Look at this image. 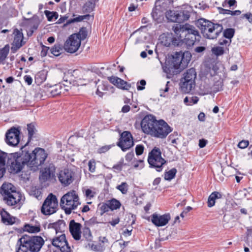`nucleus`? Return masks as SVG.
Here are the masks:
<instances>
[{
	"mask_svg": "<svg viewBox=\"0 0 252 252\" xmlns=\"http://www.w3.org/2000/svg\"><path fill=\"white\" fill-rule=\"evenodd\" d=\"M141 125L145 133L161 139L165 138L172 130L165 121L162 120L157 121L151 115L146 116L142 120Z\"/></svg>",
	"mask_w": 252,
	"mask_h": 252,
	"instance_id": "1",
	"label": "nucleus"
},
{
	"mask_svg": "<svg viewBox=\"0 0 252 252\" xmlns=\"http://www.w3.org/2000/svg\"><path fill=\"white\" fill-rule=\"evenodd\" d=\"M175 38L184 42L187 45L191 46L196 40H199L200 35L198 31L193 26L188 24H176L172 27Z\"/></svg>",
	"mask_w": 252,
	"mask_h": 252,
	"instance_id": "2",
	"label": "nucleus"
},
{
	"mask_svg": "<svg viewBox=\"0 0 252 252\" xmlns=\"http://www.w3.org/2000/svg\"><path fill=\"white\" fill-rule=\"evenodd\" d=\"M44 244L43 239L39 236H23L17 243L16 252H38Z\"/></svg>",
	"mask_w": 252,
	"mask_h": 252,
	"instance_id": "3",
	"label": "nucleus"
},
{
	"mask_svg": "<svg viewBox=\"0 0 252 252\" xmlns=\"http://www.w3.org/2000/svg\"><path fill=\"white\" fill-rule=\"evenodd\" d=\"M196 25L200 29L203 36L210 39L217 38L223 30L221 25L213 23L204 19H199Z\"/></svg>",
	"mask_w": 252,
	"mask_h": 252,
	"instance_id": "4",
	"label": "nucleus"
},
{
	"mask_svg": "<svg viewBox=\"0 0 252 252\" xmlns=\"http://www.w3.org/2000/svg\"><path fill=\"white\" fill-rule=\"evenodd\" d=\"M0 193L3 200L9 206L15 205L20 202L21 193L17 191L16 188L11 183H4L0 188Z\"/></svg>",
	"mask_w": 252,
	"mask_h": 252,
	"instance_id": "5",
	"label": "nucleus"
},
{
	"mask_svg": "<svg viewBox=\"0 0 252 252\" xmlns=\"http://www.w3.org/2000/svg\"><path fill=\"white\" fill-rule=\"evenodd\" d=\"M24 153L28 160V167L34 171L44 163L47 157V154L45 150L40 148H35L31 153L24 151Z\"/></svg>",
	"mask_w": 252,
	"mask_h": 252,
	"instance_id": "6",
	"label": "nucleus"
},
{
	"mask_svg": "<svg viewBox=\"0 0 252 252\" xmlns=\"http://www.w3.org/2000/svg\"><path fill=\"white\" fill-rule=\"evenodd\" d=\"M80 204L79 196L75 190H71L63 195L61 199L60 205L66 214H70L73 210Z\"/></svg>",
	"mask_w": 252,
	"mask_h": 252,
	"instance_id": "7",
	"label": "nucleus"
},
{
	"mask_svg": "<svg viewBox=\"0 0 252 252\" xmlns=\"http://www.w3.org/2000/svg\"><path fill=\"white\" fill-rule=\"evenodd\" d=\"M7 164L10 166L11 173H13L20 172L25 165L28 166L24 151H22L21 155L17 153L8 155Z\"/></svg>",
	"mask_w": 252,
	"mask_h": 252,
	"instance_id": "8",
	"label": "nucleus"
},
{
	"mask_svg": "<svg viewBox=\"0 0 252 252\" xmlns=\"http://www.w3.org/2000/svg\"><path fill=\"white\" fill-rule=\"evenodd\" d=\"M196 78V72L193 68L184 72L180 82L181 91L184 93H189L195 87Z\"/></svg>",
	"mask_w": 252,
	"mask_h": 252,
	"instance_id": "9",
	"label": "nucleus"
},
{
	"mask_svg": "<svg viewBox=\"0 0 252 252\" xmlns=\"http://www.w3.org/2000/svg\"><path fill=\"white\" fill-rule=\"evenodd\" d=\"M148 161L151 167L156 168L158 172L162 170V165L166 163V160L161 157L160 150L156 147L149 153Z\"/></svg>",
	"mask_w": 252,
	"mask_h": 252,
	"instance_id": "10",
	"label": "nucleus"
},
{
	"mask_svg": "<svg viewBox=\"0 0 252 252\" xmlns=\"http://www.w3.org/2000/svg\"><path fill=\"white\" fill-rule=\"evenodd\" d=\"M58 206L56 196L52 193L48 195L42 206L41 212L45 215H50L55 213Z\"/></svg>",
	"mask_w": 252,
	"mask_h": 252,
	"instance_id": "11",
	"label": "nucleus"
},
{
	"mask_svg": "<svg viewBox=\"0 0 252 252\" xmlns=\"http://www.w3.org/2000/svg\"><path fill=\"white\" fill-rule=\"evenodd\" d=\"M166 17L171 22L181 23L188 20L189 15L187 11L169 10L166 13Z\"/></svg>",
	"mask_w": 252,
	"mask_h": 252,
	"instance_id": "12",
	"label": "nucleus"
},
{
	"mask_svg": "<svg viewBox=\"0 0 252 252\" xmlns=\"http://www.w3.org/2000/svg\"><path fill=\"white\" fill-rule=\"evenodd\" d=\"M80 45L81 42L77 35L72 34L66 39L63 47L66 52L74 53L78 50Z\"/></svg>",
	"mask_w": 252,
	"mask_h": 252,
	"instance_id": "13",
	"label": "nucleus"
},
{
	"mask_svg": "<svg viewBox=\"0 0 252 252\" xmlns=\"http://www.w3.org/2000/svg\"><path fill=\"white\" fill-rule=\"evenodd\" d=\"M133 144V137L130 132L125 131L121 134V138L117 145L123 151H125L132 147Z\"/></svg>",
	"mask_w": 252,
	"mask_h": 252,
	"instance_id": "14",
	"label": "nucleus"
},
{
	"mask_svg": "<svg viewBox=\"0 0 252 252\" xmlns=\"http://www.w3.org/2000/svg\"><path fill=\"white\" fill-rule=\"evenodd\" d=\"M74 176V172L68 169L61 170L58 174L59 180L64 187L68 186L73 182Z\"/></svg>",
	"mask_w": 252,
	"mask_h": 252,
	"instance_id": "15",
	"label": "nucleus"
},
{
	"mask_svg": "<svg viewBox=\"0 0 252 252\" xmlns=\"http://www.w3.org/2000/svg\"><path fill=\"white\" fill-rule=\"evenodd\" d=\"M52 244L54 247L59 248L61 252H71V251L64 234H62L59 236L53 239Z\"/></svg>",
	"mask_w": 252,
	"mask_h": 252,
	"instance_id": "16",
	"label": "nucleus"
},
{
	"mask_svg": "<svg viewBox=\"0 0 252 252\" xmlns=\"http://www.w3.org/2000/svg\"><path fill=\"white\" fill-rule=\"evenodd\" d=\"M19 130L15 127L11 128L6 134V142L10 146H15L19 142Z\"/></svg>",
	"mask_w": 252,
	"mask_h": 252,
	"instance_id": "17",
	"label": "nucleus"
},
{
	"mask_svg": "<svg viewBox=\"0 0 252 252\" xmlns=\"http://www.w3.org/2000/svg\"><path fill=\"white\" fill-rule=\"evenodd\" d=\"M13 35V40L12 43L11 51L15 53L24 44L23 42L24 36L22 32L17 29L14 30Z\"/></svg>",
	"mask_w": 252,
	"mask_h": 252,
	"instance_id": "18",
	"label": "nucleus"
},
{
	"mask_svg": "<svg viewBox=\"0 0 252 252\" xmlns=\"http://www.w3.org/2000/svg\"><path fill=\"white\" fill-rule=\"evenodd\" d=\"M56 168L54 165L50 164L41 171L39 180L43 183L53 179L55 177Z\"/></svg>",
	"mask_w": 252,
	"mask_h": 252,
	"instance_id": "19",
	"label": "nucleus"
},
{
	"mask_svg": "<svg viewBox=\"0 0 252 252\" xmlns=\"http://www.w3.org/2000/svg\"><path fill=\"white\" fill-rule=\"evenodd\" d=\"M170 219V215L169 213L162 215L154 213L151 216V221L156 226H163L168 223Z\"/></svg>",
	"mask_w": 252,
	"mask_h": 252,
	"instance_id": "20",
	"label": "nucleus"
},
{
	"mask_svg": "<svg viewBox=\"0 0 252 252\" xmlns=\"http://www.w3.org/2000/svg\"><path fill=\"white\" fill-rule=\"evenodd\" d=\"M81 227L80 223L76 222L74 220L70 221L69 231L75 240H79L81 239Z\"/></svg>",
	"mask_w": 252,
	"mask_h": 252,
	"instance_id": "21",
	"label": "nucleus"
},
{
	"mask_svg": "<svg viewBox=\"0 0 252 252\" xmlns=\"http://www.w3.org/2000/svg\"><path fill=\"white\" fill-rule=\"evenodd\" d=\"M25 24L26 31L28 36H32L34 31L36 30L39 25V20L37 18L33 17L32 19H26Z\"/></svg>",
	"mask_w": 252,
	"mask_h": 252,
	"instance_id": "22",
	"label": "nucleus"
},
{
	"mask_svg": "<svg viewBox=\"0 0 252 252\" xmlns=\"http://www.w3.org/2000/svg\"><path fill=\"white\" fill-rule=\"evenodd\" d=\"M163 1V0H159L156 2L155 7L152 13V16L153 19L155 20H158L159 19L158 17H160L161 15L160 12L162 11L163 9H161L160 7L158 8V7L160 6L161 4L162 5L165 4V2Z\"/></svg>",
	"mask_w": 252,
	"mask_h": 252,
	"instance_id": "23",
	"label": "nucleus"
},
{
	"mask_svg": "<svg viewBox=\"0 0 252 252\" xmlns=\"http://www.w3.org/2000/svg\"><path fill=\"white\" fill-rule=\"evenodd\" d=\"M0 216L2 222L6 224H12L16 222V218L11 216L9 213L5 211H2Z\"/></svg>",
	"mask_w": 252,
	"mask_h": 252,
	"instance_id": "24",
	"label": "nucleus"
},
{
	"mask_svg": "<svg viewBox=\"0 0 252 252\" xmlns=\"http://www.w3.org/2000/svg\"><path fill=\"white\" fill-rule=\"evenodd\" d=\"M8 157V155L6 153L0 152V177H2L5 172V164Z\"/></svg>",
	"mask_w": 252,
	"mask_h": 252,
	"instance_id": "25",
	"label": "nucleus"
},
{
	"mask_svg": "<svg viewBox=\"0 0 252 252\" xmlns=\"http://www.w3.org/2000/svg\"><path fill=\"white\" fill-rule=\"evenodd\" d=\"M72 76H75L76 84L78 86H83L87 84V81L83 78V76L82 73L78 70H74L73 71Z\"/></svg>",
	"mask_w": 252,
	"mask_h": 252,
	"instance_id": "26",
	"label": "nucleus"
},
{
	"mask_svg": "<svg viewBox=\"0 0 252 252\" xmlns=\"http://www.w3.org/2000/svg\"><path fill=\"white\" fill-rule=\"evenodd\" d=\"M145 37L143 32H135L131 35L130 38L132 40L134 44H137L143 42Z\"/></svg>",
	"mask_w": 252,
	"mask_h": 252,
	"instance_id": "27",
	"label": "nucleus"
},
{
	"mask_svg": "<svg viewBox=\"0 0 252 252\" xmlns=\"http://www.w3.org/2000/svg\"><path fill=\"white\" fill-rule=\"evenodd\" d=\"M61 84H56L51 86L48 89L47 92H49L51 96H55L61 94Z\"/></svg>",
	"mask_w": 252,
	"mask_h": 252,
	"instance_id": "28",
	"label": "nucleus"
},
{
	"mask_svg": "<svg viewBox=\"0 0 252 252\" xmlns=\"http://www.w3.org/2000/svg\"><path fill=\"white\" fill-rule=\"evenodd\" d=\"M221 196V195L218 192H214L211 194V195L209 196L208 199V206L209 207H213L215 204V200L217 198H220Z\"/></svg>",
	"mask_w": 252,
	"mask_h": 252,
	"instance_id": "29",
	"label": "nucleus"
},
{
	"mask_svg": "<svg viewBox=\"0 0 252 252\" xmlns=\"http://www.w3.org/2000/svg\"><path fill=\"white\" fill-rule=\"evenodd\" d=\"M110 87H111L106 83L102 82L98 85L96 94L99 96L102 97L104 94L103 92L108 91Z\"/></svg>",
	"mask_w": 252,
	"mask_h": 252,
	"instance_id": "30",
	"label": "nucleus"
},
{
	"mask_svg": "<svg viewBox=\"0 0 252 252\" xmlns=\"http://www.w3.org/2000/svg\"><path fill=\"white\" fill-rule=\"evenodd\" d=\"M94 5L95 3L93 0H89L83 6V12L84 13H90L93 11Z\"/></svg>",
	"mask_w": 252,
	"mask_h": 252,
	"instance_id": "31",
	"label": "nucleus"
},
{
	"mask_svg": "<svg viewBox=\"0 0 252 252\" xmlns=\"http://www.w3.org/2000/svg\"><path fill=\"white\" fill-rule=\"evenodd\" d=\"M105 205L111 210H114L119 208L121 206V203L118 200L113 199L107 201Z\"/></svg>",
	"mask_w": 252,
	"mask_h": 252,
	"instance_id": "32",
	"label": "nucleus"
},
{
	"mask_svg": "<svg viewBox=\"0 0 252 252\" xmlns=\"http://www.w3.org/2000/svg\"><path fill=\"white\" fill-rule=\"evenodd\" d=\"M24 230L29 233H37L40 231V227L39 225L26 224L24 227Z\"/></svg>",
	"mask_w": 252,
	"mask_h": 252,
	"instance_id": "33",
	"label": "nucleus"
},
{
	"mask_svg": "<svg viewBox=\"0 0 252 252\" xmlns=\"http://www.w3.org/2000/svg\"><path fill=\"white\" fill-rule=\"evenodd\" d=\"M9 52V46L8 45H5L3 48L0 49V62L5 60Z\"/></svg>",
	"mask_w": 252,
	"mask_h": 252,
	"instance_id": "34",
	"label": "nucleus"
},
{
	"mask_svg": "<svg viewBox=\"0 0 252 252\" xmlns=\"http://www.w3.org/2000/svg\"><path fill=\"white\" fill-rule=\"evenodd\" d=\"M44 13L49 21H55L58 18V14L57 12L45 10Z\"/></svg>",
	"mask_w": 252,
	"mask_h": 252,
	"instance_id": "35",
	"label": "nucleus"
},
{
	"mask_svg": "<svg viewBox=\"0 0 252 252\" xmlns=\"http://www.w3.org/2000/svg\"><path fill=\"white\" fill-rule=\"evenodd\" d=\"M83 236L85 240L88 242L92 241V235L90 229L88 227H85L83 230Z\"/></svg>",
	"mask_w": 252,
	"mask_h": 252,
	"instance_id": "36",
	"label": "nucleus"
},
{
	"mask_svg": "<svg viewBox=\"0 0 252 252\" xmlns=\"http://www.w3.org/2000/svg\"><path fill=\"white\" fill-rule=\"evenodd\" d=\"M51 53L55 56H59L63 51V48L60 44H55L54 46L51 49Z\"/></svg>",
	"mask_w": 252,
	"mask_h": 252,
	"instance_id": "37",
	"label": "nucleus"
},
{
	"mask_svg": "<svg viewBox=\"0 0 252 252\" xmlns=\"http://www.w3.org/2000/svg\"><path fill=\"white\" fill-rule=\"evenodd\" d=\"M177 173L176 168H172L168 172H166L164 174V179L166 180L170 181L173 179Z\"/></svg>",
	"mask_w": 252,
	"mask_h": 252,
	"instance_id": "38",
	"label": "nucleus"
},
{
	"mask_svg": "<svg viewBox=\"0 0 252 252\" xmlns=\"http://www.w3.org/2000/svg\"><path fill=\"white\" fill-rule=\"evenodd\" d=\"M27 129L28 130V142L32 139L33 135L35 133L36 130L34 126L32 124H29L27 126Z\"/></svg>",
	"mask_w": 252,
	"mask_h": 252,
	"instance_id": "39",
	"label": "nucleus"
},
{
	"mask_svg": "<svg viewBox=\"0 0 252 252\" xmlns=\"http://www.w3.org/2000/svg\"><path fill=\"white\" fill-rule=\"evenodd\" d=\"M235 33V30L232 28L226 29L223 31V35L224 37L228 39H231L233 37Z\"/></svg>",
	"mask_w": 252,
	"mask_h": 252,
	"instance_id": "40",
	"label": "nucleus"
},
{
	"mask_svg": "<svg viewBox=\"0 0 252 252\" xmlns=\"http://www.w3.org/2000/svg\"><path fill=\"white\" fill-rule=\"evenodd\" d=\"M117 87L123 90H128L131 87V85L127 83V82L124 80L120 78Z\"/></svg>",
	"mask_w": 252,
	"mask_h": 252,
	"instance_id": "41",
	"label": "nucleus"
},
{
	"mask_svg": "<svg viewBox=\"0 0 252 252\" xmlns=\"http://www.w3.org/2000/svg\"><path fill=\"white\" fill-rule=\"evenodd\" d=\"M74 34L77 35L80 39V41L81 42V40H84L87 37V32L85 28H82L78 33H74Z\"/></svg>",
	"mask_w": 252,
	"mask_h": 252,
	"instance_id": "42",
	"label": "nucleus"
},
{
	"mask_svg": "<svg viewBox=\"0 0 252 252\" xmlns=\"http://www.w3.org/2000/svg\"><path fill=\"white\" fill-rule=\"evenodd\" d=\"M128 186L126 182H123L121 185L116 187V189L120 190L123 194H126L128 190Z\"/></svg>",
	"mask_w": 252,
	"mask_h": 252,
	"instance_id": "43",
	"label": "nucleus"
},
{
	"mask_svg": "<svg viewBox=\"0 0 252 252\" xmlns=\"http://www.w3.org/2000/svg\"><path fill=\"white\" fill-rule=\"evenodd\" d=\"M212 52L216 56L221 55L224 53V48L220 46L214 47L212 49Z\"/></svg>",
	"mask_w": 252,
	"mask_h": 252,
	"instance_id": "44",
	"label": "nucleus"
},
{
	"mask_svg": "<svg viewBox=\"0 0 252 252\" xmlns=\"http://www.w3.org/2000/svg\"><path fill=\"white\" fill-rule=\"evenodd\" d=\"M90 15H83V16H78L76 18H73V19H70V20H69L68 21H67V23L68 24H70V23H74V22H80L82 20H83L84 19H86L88 17H90Z\"/></svg>",
	"mask_w": 252,
	"mask_h": 252,
	"instance_id": "45",
	"label": "nucleus"
},
{
	"mask_svg": "<svg viewBox=\"0 0 252 252\" xmlns=\"http://www.w3.org/2000/svg\"><path fill=\"white\" fill-rule=\"evenodd\" d=\"M169 81L167 82L166 85L160 89V95L161 96L165 97L166 96V93L169 90L168 84L169 83Z\"/></svg>",
	"mask_w": 252,
	"mask_h": 252,
	"instance_id": "46",
	"label": "nucleus"
},
{
	"mask_svg": "<svg viewBox=\"0 0 252 252\" xmlns=\"http://www.w3.org/2000/svg\"><path fill=\"white\" fill-rule=\"evenodd\" d=\"M120 78L116 76H111L108 77V80L117 87L118 85Z\"/></svg>",
	"mask_w": 252,
	"mask_h": 252,
	"instance_id": "47",
	"label": "nucleus"
},
{
	"mask_svg": "<svg viewBox=\"0 0 252 252\" xmlns=\"http://www.w3.org/2000/svg\"><path fill=\"white\" fill-rule=\"evenodd\" d=\"M146 84L145 80H141L137 83V89L139 91L143 90L145 89V86Z\"/></svg>",
	"mask_w": 252,
	"mask_h": 252,
	"instance_id": "48",
	"label": "nucleus"
},
{
	"mask_svg": "<svg viewBox=\"0 0 252 252\" xmlns=\"http://www.w3.org/2000/svg\"><path fill=\"white\" fill-rule=\"evenodd\" d=\"M144 147L142 145H137L135 148L136 154L138 156L141 155L143 154Z\"/></svg>",
	"mask_w": 252,
	"mask_h": 252,
	"instance_id": "49",
	"label": "nucleus"
},
{
	"mask_svg": "<svg viewBox=\"0 0 252 252\" xmlns=\"http://www.w3.org/2000/svg\"><path fill=\"white\" fill-rule=\"evenodd\" d=\"M249 144V142L248 140H242L240 141L238 144V147L241 149L246 148L248 146Z\"/></svg>",
	"mask_w": 252,
	"mask_h": 252,
	"instance_id": "50",
	"label": "nucleus"
},
{
	"mask_svg": "<svg viewBox=\"0 0 252 252\" xmlns=\"http://www.w3.org/2000/svg\"><path fill=\"white\" fill-rule=\"evenodd\" d=\"M89 169L91 172H94L95 169V162L94 160H90L88 163Z\"/></svg>",
	"mask_w": 252,
	"mask_h": 252,
	"instance_id": "51",
	"label": "nucleus"
},
{
	"mask_svg": "<svg viewBox=\"0 0 252 252\" xmlns=\"http://www.w3.org/2000/svg\"><path fill=\"white\" fill-rule=\"evenodd\" d=\"M242 18H245L247 19L250 23L252 24V14L251 13H247L245 14H243L241 17Z\"/></svg>",
	"mask_w": 252,
	"mask_h": 252,
	"instance_id": "52",
	"label": "nucleus"
},
{
	"mask_svg": "<svg viewBox=\"0 0 252 252\" xmlns=\"http://www.w3.org/2000/svg\"><path fill=\"white\" fill-rule=\"evenodd\" d=\"M123 165V161H120L118 164L115 165L113 167V169L117 171H121L122 170Z\"/></svg>",
	"mask_w": 252,
	"mask_h": 252,
	"instance_id": "53",
	"label": "nucleus"
},
{
	"mask_svg": "<svg viewBox=\"0 0 252 252\" xmlns=\"http://www.w3.org/2000/svg\"><path fill=\"white\" fill-rule=\"evenodd\" d=\"M231 40L230 39H220L219 41V44L220 45H224L225 46L229 45V44L231 43Z\"/></svg>",
	"mask_w": 252,
	"mask_h": 252,
	"instance_id": "54",
	"label": "nucleus"
},
{
	"mask_svg": "<svg viewBox=\"0 0 252 252\" xmlns=\"http://www.w3.org/2000/svg\"><path fill=\"white\" fill-rule=\"evenodd\" d=\"M199 100V98L197 96H192L189 98V105H191L193 104H196Z\"/></svg>",
	"mask_w": 252,
	"mask_h": 252,
	"instance_id": "55",
	"label": "nucleus"
},
{
	"mask_svg": "<svg viewBox=\"0 0 252 252\" xmlns=\"http://www.w3.org/2000/svg\"><path fill=\"white\" fill-rule=\"evenodd\" d=\"M232 168L230 167L227 166L226 168L221 170V173L226 176H229L230 175L229 171Z\"/></svg>",
	"mask_w": 252,
	"mask_h": 252,
	"instance_id": "56",
	"label": "nucleus"
},
{
	"mask_svg": "<svg viewBox=\"0 0 252 252\" xmlns=\"http://www.w3.org/2000/svg\"><path fill=\"white\" fill-rule=\"evenodd\" d=\"M24 79L25 82L28 85H30L32 84V79L30 75H25L24 77Z\"/></svg>",
	"mask_w": 252,
	"mask_h": 252,
	"instance_id": "57",
	"label": "nucleus"
},
{
	"mask_svg": "<svg viewBox=\"0 0 252 252\" xmlns=\"http://www.w3.org/2000/svg\"><path fill=\"white\" fill-rule=\"evenodd\" d=\"M85 195L87 197L91 198L94 196V193L90 189H87L85 190Z\"/></svg>",
	"mask_w": 252,
	"mask_h": 252,
	"instance_id": "58",
	"label": "nucleus"
},
{
	"mask_svg": "<svg viewBox=\"0 0 252 252\" xmlns=\"http://www.w3.org/2000/svg\"><path fill=\"white\" fill-rule=\"evenodd\" d=\"M134 157V153L133 152H129L126 156V160L128 161H130Z\"/></svg>",
	"mask_w": 252,
	"mask_h": 252,
	"instance_id": "59",
	"label": "nucleus"
},
{
	"mask_svg": "<svg viewBox=\"0 0 252 252\" xmlns=\"http://www.w3.org/2000/svg\"><path fill=\"white\" fill-rule=\"evenodd\" d=\"M84 245H86L85 247L86 248H88L89 249H91L94 250H96V246L94 245L92 242L88 243L87 245H86V244H84Z\"/></svg>",
	"mask_w": 252,
	"mask_h": 252,
	"instance_id": "60",
	"label": "nucleus"
},
{
	"mask_svg": "<svg viewBox=\"0 0 252 252\" xmlns=\"http://www.w3.org/2000/svg\"><path fill=\"white\" fill-rule=\"evenodd\" d=\"M207 143V140L205 139H200L199 141V146L200 148H202L204 147Z\"/></svg>",
	"mask_w": 252,
	"mask_h": 252,
	"instance_id": "61",
	"label": "nucleus"
},
{
	"mask_svg": "<svg viewBox=\"0 0 252 252\" xmlns=\"http://www.w3.org/2000/svg\"><path fill=\"white\" fill-rule=\"evenodd\" d=\"M109 147L108 146H105L102 147L101 148H99L98 149V153H103L107 152L109 149Z\"/></svg>",
	"mask_w": 252,
	"mask_h": 252,
	"instance_id": "62",
	"label": "nucleus"
},
{
	"mask_svg": "<svg viewBox=\"0 0 252 252\" xmlns=\"http://www.w3.org/2000/svg\"><path fill=\"white\" fill-rule=\"evenodd\" d=\"M49 47H47L44 46L43 48V49H42V51L41 52V56L42 57L46 56V55H47V51L49 50Z\"/></svg>",
	"mask_w": 252,
	"mask_h": 252,
	"instance_id": "63",
	"label": "nucleus"
},
{
	"mask_svg": "<svg viewBox=\"0 0 252 252\" xmlns=\"http://www.w3.org/2000/svg\"><path fill=\"white\" fill-rule=\"evenodd\" d=\"M205 50V48L203 46L197 47L194 49L195 52L197 53H202Z\"/></svg>",
	"mask_w": 252,
	"mask_h": 252,
	"instance_id": "64",
	"label": "nucleus"
}]
</instances>
